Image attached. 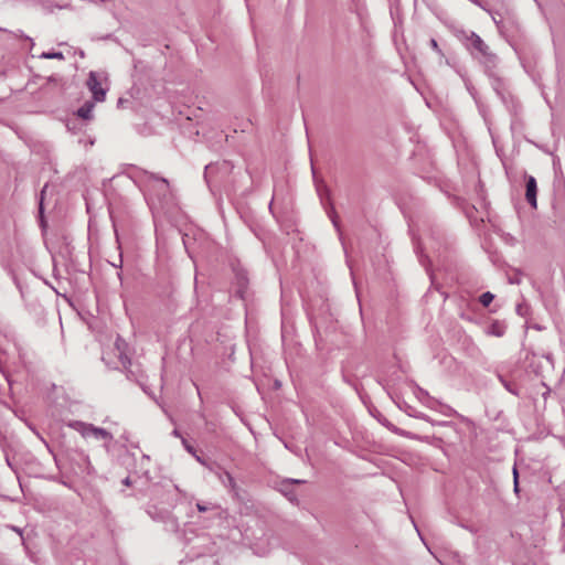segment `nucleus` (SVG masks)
Segmentation results:
<instances>
[{
  "label": "nucleus",
  "mask_w": 565,
  "mask_h": 565,
  "mask_svg": "<svg viewBox=\"0 0 565 565\" xmlns=\"http://www.w3.org/2000/svg\"><path fill=\"white\" fill-rule=\"evenodd\" d=\"M196 508H198V510H199L200 512H206L207 510H210V509H211L210 507H207V505H205V504H203V503H200V502H199V503H196Z\"/></svg>",
  "instance_id": "obj_15"
},
{
  "label": "nucleus",
  "mask_w": 565,
  "mask_h": 565,
  "mask_svg": "<svg viewBox=\"0 0 565 565\" xmlns=\"http://www.w3.org/2000/svg\"><path fill=\"white\" fill-rule=\"evenodd\" d=\"M183 445L185 446V449L191 452V454H194V449L192 446L188 445L186 441L183 439Z\"/></svg>",
  "instance_id": "obj_19"
},
{
  "label": "nucleus",
  "mask_w": 565,
  "mask_h": 565,
  "mask_svg": "<svg viewBox=\"0 0 565 565\" xmlns=\"http://www.w3.org/2000/svg\"><path fill=\"white\" fill-rule=\"evenodd\" d=\"M418 394L419 398L428 406H431L433 403L435 402V399L429 396L428 392L423 388H418Z\"/></svg>",
  "instance_id": "obj_8"
},
{
  "label": "nucleus",
  "mask_w": 565,
  "mask_h": 565,
  "mask_svg": "<svg viewBox=\"0 0 565 565\" xmlns=\"http://www.w3.org/2000/svg\"><path fill=\"white\" fill-rule=\"evenodd\" d=\"M106 84H107L106 76H104L99 73H96V72H90L88 74L86 86L89 89V92L92 93L95 102H104L105 100L106 93H107Z\"/></svg>",
  "instance_id": "obj_2"
},
{
  "label": "nucleus",
  "mask_w": 565,
  "mask_h": 565,
  "mask_svg": "<svg viewBox=\"0 0 565 565\" xmlns=\"http://www.w3.org/2000/svg\"><path fill=\"white\" fill-rule=\"evenodd\" d=\"M70 427L78 431L84 438L94 436L97 439H103L107 441L113 440V435L108 430L100 427H96L93 424L75 420L70 423Z\"/></svg>",
  "instance_id": "obj_1"
},
{
  "label": "nucleus",
  "mask_w": 565,
  "mask_h": 565,
  "mask_svg": "<svg viewBox=\"0 0 565 565\" xmlns=\"http://www.w3.org/2000/svg\"><path fill=\"white\" fill-rule=\"evenodd\" d=\"M492 334L497 335V337H501L503 333L502 331H500L499 329H497L495 326H492V331H491Z\"/></svg>",
  "instance_id": "obj_16"
},
{
  "label": "nucleus",
  "mask_w": 565,
  "mask_h": 565,
  "mask_svg": "<svg viewBox=\"0 0 565 565\" xmlns=\"http://www.w3.org/2000/svg\"><path fill=\"white\" fill-rule=\"evenodd\" d=\"M233 169V164L230 161H222L217 163H210L205 166L204 179L210 184L211 179L214 174L225 175L228 174Z\"/></svg>",
  "instance_id": "obj_4"
},
{
  "label": "nucleus",
  "mask_w": 565,
  "mask_h": 565,
  "mask_svg": "<svg viewBox=\"0 0 565 565\" xmlns=\"http://www.w3.org/2000/svg\"><path fill=\"white\" fill-rule=\"evenodd\" d=\"M305 482L303 480H300V479H288L286 480L284 483H290V484H294V483H302Z\"/></svg>",
  "instance_id": "obj_17"
},
{
  "label": "nucleus",
  "mask_w": 565,
  "mask_h": 565,
  "mask_svg": "<svg viewBox=\"0 0 565 565\" xmlns=\"http://www.w3.org/2000/svg\"><path fill=\"white\" fill-rule=\"evenodd\" d=\"M431 46H435V47L437 46V43L435 40L431 41Z\"/></svg>",
  "instance_id": "obj_23"
},
{
  "label": "nucleus",
  "mask_w": 565,
  "mask_h": 565,
  "mask_svg": "<svg viewBox=\"0 0 565 565\" xmlns=\"http://www.w3.org/2000/svg\"><path fill=\"white\" fill-rule=\"evenodd\" d=\"M475 46L479 50V51H483V42L480 38H477L476 41H475Z\"/></svg>",
  "instance_id": "obj_14"
},
{
  "label": "nucleus",
  "mask_w": 565,
  "mask_h": 565,
  "mask_svg": "<svg viewBox=\"0 0 565 565\" xmlns=\"http://www.w3.org/2000/svg\"><path fill=\"white\" fill-rule=\"evenodd\" d=\"M224 476H225L226 480H223V483L227 482L228 486H231L233 488L235 486V481H234V478L232 477V475L230 472H225Z\"/></svg>",
  "instance_id": "obj_12"
},
{
  "label": "nucleus",
  "mask_w": 565,
  "mask_h": 565,
  "mask_svg": "<svg viewBox=\"0 0 565 565\" xmlns=\"http://www.w3.org/2000/svg\"><path fill=\"white\" fill-rule=\"evenodd\" d=\"M173 434H174V436H179L178 430H174Z\"/></svg>",
  "instance_id": "obj_25"
},
{
  "label": "nucleus",
  "mask_w": 565,
  "mask_h": 565,
  "mask_svg": "<svg viewBox=\"0 0 565 565\" xmlns=\"http://www.w3.org/2000/svg\"><path fill=\"white\" fill-rule=\"evenodd\" d=\"M493 298H494V295L491 294L490 291H487L480 296L479 300L483 307H488L492 302Z\"/></svg>",
  "instance_id": "obj_9"
},
{
  "label": "nucleus",
  "mask_w": 565,
  "mask_h": 565,
  "mask_svg": "<svg viewBox=\"0 0 565 565\" xmlns=\"http://www.w3.org/2000/svg\"><path fill=\"white\" fill-rule=\"evenodd\" d=\"M148 514H150L152 518H154V516L152 515V512H151L150 510H148Z\"/></svg>",
  "instance_id": "obj_26"
},
{
  "label": "nucleus",
  "mask_w": 565,
  "mask_h": 565,
  "mask_svg": "<svg viewBox=\"0 0 565 565\" xmlns=\"http://www.w3.org/2000/svg\"><path fill=\"white\" fill-rule=\"evenodd\" d=\"M42 57L50 58V60L51 58L62 60L64 56H63V53H61V52H53V53H43Z\"/></svg>",
  "instance_id": "obj_10"
},
{
  "label": "nucleus",
  "mask_w": 565,
  "mask_h": 565,
  "mask_svg": "<svg viewBox=\"0 0 565 565\" xmlns=\"http://www.w3.org/2000/svg\"><path fill=\"white\" fill-rule=\"evenodd\" d=\"M46 188H47V184H45L41 191V201H43V196L45 194ZM40 211H42V202H40Z\"/></svg>",
  "instance_id": "obj_18"
},
{
  "label": "nucleus",
  "mask_w": 565,
  "mask_h": 565,
  "mask_svg": "<svg viewBox=\"0 0 565 565\" xmlns=\"http://www.w3.org/2000/svg\"><path fill=\"white\" fill-rule=\"evenodd\" d=\"M149 200H150V202L153 204V202H154V198L152 196V193H150V194H149Z\"/></svg>",
  "instance_id": "obj_22"
},
{
  "label": "nucleus",
  "mask_w": 565,
  "mask_h": 565,
  "mask_svg": "<svg viewBox=\"0 0 565 565\" xmlns=\"http://www.w3.org/2000/svg\"><path fill=\"white\" fill-rule=\"evenodd\" d=\"M94 108V104L90 102H86L82 107L78 108L77 115L82 119H90L92 118V111Z\"/></svg>",
  "instance_id": "obj_6"
},
{
  "label": "nucleus",
  "mask_w": 565,
  "mask_h": 565,
  "mask_svg": "<svg viewBox=\"0 0 565 565\" xmlns=\"http://www.w3.org/2000/svg\"><path fill=\"white\" fill-rule=\"evenodd\" d=\"M224 476H225L226 480H223V483L227 482L228 486H231L233 488L235 486V481H234V478L232 477V475L230 472H225Z\"/></svg>",
  "instance_id": "obj_13"
},
{
  "label": "nucleus",
  "mask_w": 565,
  "mask_h": 565,
  "mask_svg": "<svg viewBox=\"0 0 565 565\" xmlns=\"http://www.w3.org/2000/svg\"><path fill=\"white\" fill-rule=\"evenodd\" d=\"M327 213H328V216L331 220L333 226L335 227L337 232L339 234H341L339 215L332 204H330V207L328 209Z\"/></svg>",
  "instance_id": "obj_7"
},
{
  "label": "nucleus",
  "mask_w": 565,
  "mask_h": 565,
  "mask_svg": "<svg viewBox=\"0 0 565 565\" xmlns=\"http://www.w3.org/2000/svg\"><path fill=\"white\" fill-rule=\"evenodd\" d=\"M513 479H514V492H519V473H518V469L514 467L513 468Z\"/></svg>",
  "instance_id": "obj_11"
},
{
  "label": "nucleus",
  "mask_w": 565,
  "mask_h": 565,
  "mask_svg": "<svg viewBox=\"0 0 565 565\" xmlns=\"http://www.w3.org/2000/svg\"><path fill=\"white\" fill-rule=\"evenodd\" d=\"M147 181L149 182V191H153L157 194L159 204H162L170 195L169 182L164 178H159L153 173H147Z\"/></svg>",
  "instance_id": "obj_3"
},
{
  "label": "nucleus",
  "mask_w": 565,
  "mask_h": 565,
  "mask_svg": "<svg viewBox=\"0 0 565 565\" xmlns=\"http://www.w3.org/2000/svg\"><path fill=\"white\" fill-rule=\"evenodd\" d=\"M536 193L537 185L534 177H527L526 179V192L525 199L532 207H536Z\"/></svg>",
  "instance_id": "obj_5"
},
{
  "label": "nucleus",
  "mask_w": 565,
  "mask_h": 565,
  "mask_svg": "<svg viewBox=\"0 0 565 565\" xmlns=\"http://www.w3.org/2000/svg\"><path fill=\"white\" fill-rule=\"evenodd\" d=\"M168 512L164 511L161 515H160V519H164V515L167 514Z\"/></svg>",
  "instance_id": "obj_24"
},
{
  "label": "nucleus",
  "mask_w": 565,
  "mask_h": 565,
  "mask_svg": "<svg viewBox=\"0 0 565 565\" xmlns=\"http://www.w3.org/2000/svg\"><path fill=\"white\" fill-rule=\"evenodd\" d=\"M121 265H122V257H121V255H119L118 264L113 263V266H114V267H121Z\"/></svg>",
  "instance_id": "obj_20"
},
{
  "label": "nucleus",
  "mask_w": 565,
  "mask_h": 565,
  "mask_svg": "<svg viewBox=\"0 0 565 565\" xmlns=\"http://www.w3.org/2000/svg\"><path fill=\"white\" fill-rule=\"evenodd\" d=\"M122 482H124V484H126V486H130V479H129V478H126Z\"/></svg>",
  "instance_id": "obj_21"
}]
</instances>
